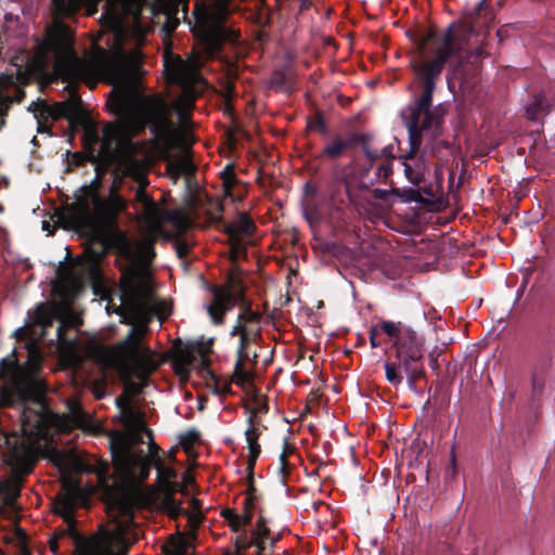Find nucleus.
<instances>
[{"label": "nucleus", "instance_id": "nucleus-1", "mask_svg": "<svg viewBox=\"0 0 555 555\" xmlns=\"http://www.w3.org/2000/svg\"><path fill=\"white\" fill-rule=\"evenodd\" d=\"M111 72V83L114 86L107 106L118 120L103 129V139L98 155L93 150L88 153V159L96 163L100 156H111L114 144L121 143L117 160V170L124 177L133 179L137 183L147 181L144 163L135 155L137 146L132 138L150 128L157 143L169 147L175 133V125L170 118V109L159 96H145L139 109L133 108L131 98L139 87L142 67L134 59L125 55L113 56L107 51H101L100 60Z\"/></svg>", "mask_w": 555, "mask_h": 555}, {"label": "nucleus", "instance_id": "nucleus-2", "mask_svg": "<svg viewBox=\"0 0 555 555\" xmlns=\"http://www.w3.org/2000/svg\"><path fill=\"white\" fill-rule=\"evenodd\" d=\"M75 34L65 23H57L49 27L43 42L40 44L39 59L44 65L52 64L53 72L63 81L68 83L69 96L63 102L54 104L42 103L37 118V131L39 133L51 132L49 118L53 120L67 119L69 125L81 124L85 118L82 101L77 87L83 82L90 87L96 85L99 73H104L111 79L109 69L100 61L99 48L92 60L80 57L75 50Z\"/></svg>", "mask_w": 555, "mask_h": 555}, {"label": "nucleus", "instance_id": "nucleus-3", "mask_svg": "<svg viewBox=\"0 0 555 555\" xmlns=\"http://www.w3.org/2000/svg\"><path fill=\"white\" fill-rule=\"evenodd\" d=\"M26 348L24 362L16 349L0 360V402L4 406L22 409L20 420L26 436L43 438L50 426V416L42 405L48 391L42 375L44 356L33 343H27Z\"/></svg>", "mask_w": 555, "mask_h": 555}, {"label": "nucleus", "instance_id": "nucleus-4", "mask_svg": "<svg viewBox=\"0 0 555 555\" xmlns=\"http://www.w3.org/2000/svg\"><path fill=\"white\" fill-rule=\"evenodd\" d=\"M453 52L454 50L451 51L446 42L436 51L434 57L410 61L409 66L421 94L409 105V115L404 117L410 151L404 155L403 166L405 178L414 185H420L425 176L424 163L415 158L422 144V133L430 132L434 138L440 135L443 119L435 109H431L433 95L441 79L447 59Z\"/></svg>", "mask_w": 555, "mask_h": 555}, {"label": "nucleus", "instance_id": "nucleus-5", "mask_svg": "<svg viewBox=\"0 0 555 555\" xmlns=\"http://www.w3.org/2000/svg\"><path fill=\"white\" fill-rule=\"evenodd\" d=\"M245 285L240 274L231 272L227 282L221 286H212V302L208 306L207 312L216 325L224 322L228 311L236 305L242 307L235 324L230 331V336L238 337L236 360L232 380L238 386L249 384L254 379L253 371L258 365L259 353L254 345L262 339L260 312L253 310L251 304L246 299Z\"/></svg>", "mask_w": 555, "mask_h": 555}, {"label": "nucleus", "instance_id": "nucleus-6", "mask_svg": "<svg viewBox=\"0 0 555 555\" xmlns=\"http://www.w3.org/2000/svg\"><path fill=\"white\" fill-rule=\"evenodd\" d=\"M141 271L129 266L121 272L120 305L115 309L122 320L121 323L132 325L127 336L115 345L119 358L130 364L131 373L140 380H146L158 367L150 347L142 340L147 332L145 324H134L135 317L142 309V298L147 287L141 281Z\"/></svg>", "mask_w": 555, "mask_h": 555}, {"label": "nucleus", "instance_id": "nucleus-7", "mask_svg": "<svg viewBox=\"0 0 555 555\" xmlns=\"http://www.w3.org/2000/svg\"><path fill=\"white\" fill-rule=\"evenodd\" d=\"M57 217L64 228L74 230L88 238L85 267L91 279L101 278V262L109 251H116L127 259L131 257V244L127 232L120 230L118 224L101 228L95 223L87 203L68 204L57 212Z\"/></svg>", "mask_w": 555, "mask_h": 555}, {"label": "nucleus", "instance_id": "nucleus-8", "mask_svg": "<svg viewBox=\"0 0 555 555\" xmlns=\"http://www.w3.org/2000/svg\"><path fill=\"white\" fill-rule=\"evenodd\" d=\"M380 330L393 340L396 359L408 375L409 388L415 391L417 380L425 377L424 338L400 321L380 320Z\"/></svg>", "mask_w": 555, "mask_h": 555}, {"label": "nucleus", "instance_id": "nucleus-9", "mask_svg": "<svg viewBox=\"0 0 555 555\" xmlns=\"http://www.w3.org/2000/svg\"><path fill=\"white\" fill-rule=\"evenodd\" d=\"M486 0L477 3L473 11L467 13L464 20L452 23L443 33L438 37L435 29L428 30L426 34L417 38L416 52L417 54L411 61L429 60L436 55V51L447 42V46L453 54L448 56L447 61L451 57L462 59L464 46L475 33V20L478 17L483 9Z\"/></svg>", "mask_w": 555, "mask_h": 555}, {"label": "nucleus", "instance_id": "nucleus-10", "mask_svg": "<svg viewBox=\"0 0 555 555\" xmlns=\"http://www.w3.org/2000/svg\"><path fill=\"white\" fill-rule=\"evenodd\" d=\"M111 452L116 470L126 481L139 485L149 478L153 459L143 450L134 451L129 437L118 434L111 442Z\"/></svg>", "mask_w": 555, "mask_h": 555}, {"label": "nucleus", "instance_id": "nucleus-11", "mask_svg": "<svg viewBox=\"0 0 555 555\" xmlns=\"http://www.w3.org/2000/svg\"><path fill=\"white\" fill-rule=\"evenodd\" d=\"M128 551L127 540L120 533L108 530L76 538L77 555H127Z\"/></svg>", "mask_w": 555, "mask_h": 555}, {"label": "nucleus", "instance_id": "nucleus-12", "mask_svg": "<svg viewBox=\"0 0 555 555\" xmlns=\"http://www.w3.org/2000/svg\"><path fill=\"white\" fill-rule=\"evenodd\" d=\"M164 67L167 80L181 87L190 93L196 82L201 79L198 62L196 60H183L180 55L166 52L164 55Z\"/></svg>", "mask_w": 555, "mask_h": 555}, {"label": "nucleus", "instance_id": "nucleus-13", "mask_svg": "<svg viewBox=\"0 0 555 555\" xmlns=\"http://www.w3.org/2000/svg\"><path fill=\"white\" fill-rule=\"evenodd\" d=\"M60 320V324L56 328V340L61 348L69 349L76 345V338L67 336V331L72 328V325L61 319L59 310L54 306L47 304H40L34 313V321L41 327V335H44L47 330L53 326L54 321Z\"/></svg>", "mask_w": 555, "mask_h": 555}, {"label": "nucleus", "instance_id": "nucleus-14", "mask_svg": "<svg viewBox=\"0 0 555 555\" xmlns=\"http://www.w3.org/2000/svg\"><path fill=\"white\" fill-rule=\"evenodd\" d=\"M225 10L218 12L208 11L207 13L203 25V33L207 43L214 49H219L227 42L238 40L240 34L225 25Z\"/></svg>", "mask_w": 555, "mask_h": 555}, {"label": "nucleus", "instance_id": "nucleus-15", "mask_svg": "<svg viewBox=\"0 0 555 555\" xmlns=\"http://www.w3.org/2000/svg\"><path fill=\"white\" fill-rule=\"evenodd\" d=\"M370 139V134L359 132H351L347 137L335 135L323 145L317 158L323 162H337L357 144H364Z\"/></svg>", "mask_w": 555, "mask_h": 555}, {"label": "nucleus", "instance_id": "nucleus-16", "mask_svg": "<svg viewBox=\"0 0 555 555\" xmlns=\"http://www.w3.org/2000/svg\"><path fill=\"white\" fill-rule=\"evenodd\" d=\"M56 513L61 515L65 522V528L55 530L52 538L49 541L50 550L56 554L59 551V541L64 538H69L74 545V555L76 554V538L82 535L77 530V520L73 513V504L67 498H62L57 503Z\"/></svg>", "mask_w": 555, "mask_h": 555}, {"label": "nucleus", "instance_id": "nucleus-17", "mask_svg": "<svg viewBox=\"0 0 555 555\" xmlns=\"http://www.w3.org/2000/svg\"><path fill=\"white\" fill-rule=\"evenodd\" d=\"M260 418L257 417V410H250V415L247 418V428L245 430V438L248 447L247 470H254L257 460L261 453V447L258 442L262 431L260 429Z\"/></svg>", "mask_w": 555, "mask_h": 555}, {"label": "nucleus", "instance_id": "nucleus-18", "mask_svg": "<svg viewBox=\"0 0 555 555\" xmlns=\"http://www.w3.org/2000/svg\"><path fill=\"white\" fill-rule=\"evenodd\" d=\"M115 403L119 409V418L129 431L144 428V414L132 406L127 395L118 396Z\"/></svg>", "mask_w": 555, "mask_h": 555}, {"label": "nucleus", "instance_id": "nucleus-19", "mask_svg": "<svg viewBox=\"0 0 555 555\" xmlns=\"http://www.w3.org/2000/svg\"><path fill=\"white\" fill-rule=\"evenodd\" d=\"M149 184V180L138 183V190L135 192V201L143 205L147 219L156 223V229L160 231L159 216L162 208L156 202L146 193L145 188Z\"/></svg>", "mask_w": 555, "mask_h": 555}, {"label": "nucleus", "instance_id": "nucleus-20", "mask_svg": "<svg viewBox=\"0 0 555 555\" xmlns=\"http://www.w3.org/2000/svg\"><path fill=\"white\" fill-rule=\"evenodd\" d=\"M157 470V482L163 493L177 492L179 485L173 479L177 472L171 467H166L159 457L154 460Z\"/></svg>", "mask_w": 555, "mask_h": 555}, {"label": "nucleus", "instance_id": "nucleus-21", "mask_svg": "<svg viewBox=\"0 0 555 555\" xmlns=\"http://www.w3.org/2000/svg\"><path fill=\"white\" fill-rule=\"evenodd\" d=\"M164 220L172 225L177 236L184 234L191 227L190 218L180 209L163 210L159 221Z\"/></svg>", "mask_w": 555, "mask_h": 555}, {"label": "nucleus", "instance_id": "nucleus-22", "mask_svg": "<svg viewBox=\"0 0 555 555\" xmlns=\"http://www.w3.org/2000/svg\"><path fill=\"white\" fill-rule=\"evenodd\" d=\"M256 229L257 227L254 220L247 214L243 212L240 214L236 221L225 224L224 233L227 235L250 236Z\"/></svg>", "mask_w": 555, "mask_h": 555}, {"label": "nucleus", "instance_id": "nucleus-23", "mask_svg": "<svg viewBox=\"0 0 555 555\" xmlns=\"http://www.w3.org/2000/svg\"><path fill=\"white\" fill-rule=\"evenodd\" d=\"M95 212L98 221H94L101 228H112L118 224V214L103 201L95 203Z\"/></svg>", "mask_w": 555, "mask_h": 555}, {"label": "nucleus", "instance_id": "nucleus-24", "mask_svg": "<svg viewBox=\"0 0 555 555\" xmlns=\"http://www.w3.org/2000/svg\"><path fill=\"white\" fill-rule=\"evenodd\" d=\"M550 112V103L543 93L533 96V101L527 106L526 115L531 120H537L540 115Z\"/></svg>", "mask_w": 555, "mask_h": 555}, {"label": "nucleus", "instance_id": "nucleus-25", "mask_svg": "<svg viewBox=\"0 0 555 555\" xmlns=\"http://www.w3.org/2000/svg\"><path fill=\"white\" fill-rule=\"evenodd\" d=\"M552 363L553 359L551 351L547 349L540 351V353L534 359L531 375L546 377L552 367Z\"/></svg>", "mask_w": 555, "mask_h": 555}, {"label": "nucleus", "instance_id": "nucleus-26", "mask_svg": "<svg viewBox=\"0 0 555 555\" xmlns=\"http://www.w3.org/2000/svg\"><path fill=\"white\" fill-rule=\"evenodd\" d=\"M70 423L74 427H85L89 423V415L83 411L80 402L72 400L67 403Z\"/></svg>", "mask_w": 555, "mask_h": 555}, {"label": "nucleus", "instance_id": "nucleus-27", "mask_svg": "<svg viewBox=\"0 0 555 555\" xmlns=\"http://www.w3.org/2000/svg\"><path fill=\"white\" fill-rule=\"evenodd\" d=\"M176 492L164 493L163 506L170 518L178 519L180 516H185L188 511L181 506V502L176 500Z\"/></svg>", "mask_w": 555, "mask_h": 555}, {"label": "nucleus", "instance_id": "nucleus-28", "mask_svg": "<svg viewBox=\"0 0 555 555\" xmlns=\"http://www.w3.org/2000/svg\"><path fill=\"white\" fill-rule=\"evenodd\" d=\"M195 348L192 346H185L184 348H180L177 351L176 358H175V364L177 372H182L183 370H186L190 365L193 364L195 360Z\"/></svg>", "mask_w": 555, "mask_h": 555}, {"label": "nucleus", "instance_id": "nucleus-29", "mask_svg": "<svg viewBox=\"0 0 555 555\" xmlns=\"http://www.w3.org/2000/svg\"><path fill=\"white\" fill-rule=\"evenodd\" d=\"M224 195L232 201H242L245 194V186L241 183L237 177L233 180L222 182Z\"/></svg>", "mask_w": 555, "mask_h": 555}, {"label": "nucleus", "instance_id": "nucleus-30", "mask_svg": "<svg viewBox=\"0 0 555 555\" xmlns=\"http://www.w3.org/2000/svg\"><path fill=\"white\" fill-rule=\"evenodd\" d=\"M251 546L257 547L258 555H261V553L264 551L266 546H261L260 543L255 539L254 535L251 538H248L247 532L243 530L235 539V548L237 552H243Z\"/></svg>", "mask_w": 555, "mask_h": 555}, {"label": "nucleus", "instance_id": "nucleus-31", "mask_svg": "<svg viewBox=\"0 0 555 555\" xmlns=\"http://www.w3.org/2000/svg\"><path fill=\"white\" fill-rule=\"evenodd\" d=\"M52 2L56 12L64 17L75 15L80 8L79 0H52Z\"/></svg>", "mask_w": 555, "mask_h": 555}, {"label": "nucleus", "instance_id": "nucleus-32", "mask_svg": "<svg viewBox=\"0 0 555 555\" xmlns=\"http://www.w3.org/2000/svg\"><path fill=\"white\" fill-rule=\"evenodd\" d=\"M391 194L400 197L402 199V202H405V203H417V204H424L425 203L422 194L416 189H412V188H405V189L393 188V189H391Z\"/></svg>", "mask_w": 555, "mask_h": 555}, {"label": "nucleus", "instance_id": "nucleus-33", "mask_svg": "<svg viewBox=\"0 0 555 555\" xmlns=\"http://www.w3.org/2000/svg\"><path fill=\"white\" fill-rule=\"evenodd\" d=\"M251 535L255 537L261 546H264L266 540L270 537V529L266 517L262 515V509H259L256 528L253 530Z\"/></svg>", "mask_w": 555, "mask_h": 555}, {"label": "nucleus", "instance_id": "nucleus-34", "mask_svg": "<svg viewBox=\"0 0 555 555\" xmlns=\"http://www.w3.org/2000/svg\"><path fill=\"white\" fill-rule=\"evenodd\" d=\"M103 202L113 208L118 215L127 209V202L118 194L116 181L111 186L108 197L103 199Z\"/></svg>", "mask_w": 555, "mask_h": 555}, {"label": "nucleus", "instance_id": "nucleus-35", "mask_svg": "<svg viewBox=\"0 0 555 555\" xmlns=\"http://www.w3.org/2000/svg\"><path fill=\"white\" fill-rule=\"evenodd\" d=\"M385 376L388 383L392 386L398 387L402 383V374L400 367H402L398 360L396 362H385Z\"/></svg>", "mask_w": 555, "mask_h": 555}, {"label": "nucleus", "instance_id": "nucleus-36", "mask_svg": "<svg viewBox=\"0 0 555 555\" xmlns=\"http://www.w3.org/2000/svg\"><path fill=\"white\" fill-rule=\"evenodd\" d=\"M142 431H145L150 438V442H149V450L150 452L152 453V455L156 456V459L158 457V452L160 451V448L156 444V442L153 440V434H152V430L149 429L146 427V425L144 424V428L142 429H139V430H130V434H131V440L130 442L133 444V443H142L143 440H142V437H141V433Z\"/></svg>", "mask_w": 555, "mask_h": 555}, {"label": "nucleus", "instance_id": "nucleus-37", "mask_svg": "<svg viewBox=\"0 0 555 555\" xmlns=\"http://www.w3.org/2000/svg\"><path fill=\"white\" fill-rule=\"evenodd\" d=\"M248 475L246 477L247 488L245 490V499L248 502H253L258 505V503L262 499L261 492L255 486L254 470H247Z\"/></svg>", "mask_w": 555, "mask_h": 555}, {"label": "nucleus", "instance_id": "nucleus-38", "mask_svg": "<svg viewBox=\"0 0 555 555\" xmlns=\"http://www.w3.org/2000/svg\"><path fill=\"white\" fill-rule=\"evenodd\" d=\"M228 241L231 248V254L234 259L247 256V247L242 236L228 235Z\"/></svg>", "mask_w": 555, "mask_h": 555}, {"label": "nucleus", "instance_id": "nucleus-39", "mask_svg": "<svg viewBox=\"0 0 555 555\" xmlns=\"http://www.w3.org/2000/svg\"><path fill=\"white\" fill-rule=\"evenodd\" d=\"M199 433L196 429H189L179 436V443L184 449L192 448L199 440Z\"/></svg>", "mask_w": 555, "mask_h": 555}, {"label": "nucleus", "instance_id": "nucleus-40", "mask_svg": "<svg viewBox=\"0 0 555 555\" xmlns=\"http://www.w3.org/2000/svg\"><path fill=\"white\" fill-rule=\"evenodd\" d=\"M307 127L309 130L319 132L321 134L327 133V126L322 113H317L313 118H310L308 120Z\"/></svg>", "mask_w": 555, "mask_h": 555}, {"label": "nucleus", "instance_id": "nucleus-41", "mask_svg": "<svg viewBox=\"0 0 555 555\" xmlns=\"http://www.w3.org/2000/svg\"><path fill=\"white\" fill-rule=\"evenodd\" d=\"M546 377L531 375V399L539 401L545 386Z\"/></svg>", "mask_w": 555, "mask_h": 555}, {"label": "nucleus", "instance_id": "nucleus-42", "mask_svg": "<svg viewBox=\"0 0 555 555\" xmlns=\"http://www.w3.org/2000/svg\"><path fill=\"white\" fill-rule=\"evenodd\" d=\"M211 345L212 340H209L208 343L199 341L193 345L195 348V351L202 357V365L203 367L209 366V360L208 356L211 352Z\"/></svg>", "mask_w": 555, "mask_h": 555}, {"label": "nucleus", "instance_id": "nucleus-43", "mask_svg": "<svg viewBox=\"0 0 555 555\" xmlns=\"http://www.w3.org/2000/svg\"><path fill=\"white\" fill-rule=\"evenodd\" d=\"M170 169H175L177 175L191 176L195 172V167L189 159H181L177 164H170Z\"/></svg>", "mask_w": 555, "mask_h": 555}, {"label": "nucleus", "instance_id": "nucleus-44", "mask_svg": "<svg viewBox=\"0 0 555 555\" xmlns=\"http://www.w3.org/2000/svg\"><path fill=\"white\" fill-rule=\"evenodd\" d=\"M270 86L278 89V90H284L287 86V76L285 72L282 69H275L272 73L271 79H270Z\"/></svg>", "mask_w": 555, "mask_h": 555}, {"label": "nucleus", "instance_id": "nucleus-45", "mask_svg": "<svg viewBox=\"0 0 555 555\" xmlns=\"http://www.w3.org/2000/svg\"><path fill=\"white\" fill-rule=\"evenodd\" d=\"M255 509H260L258 507L257 504L253 503V502H248L247 504V501L244 500L243 502V513L242 514H238V517L240 519L243 520V524H247V525H250L253 518H254V511Z\"/></svg>", "mask_w": 555, "mask_h": 555}, {"label": "nucleus", "instance_id": "nucleus-46", "mask_svg": "<svg viewBox=\"0 0 555 555\" xmlns=\"http://www.w3.org/2000/svg\"><path fill=\"white\" fill-rule=\"evenodd\" d=\"M468 42H469V40H468V41L466 42V44L464 46V50H463V52H462V59L451 57V59H449V60L446 62V64H444V65H447V64L450 62V63H455V66H456V67H457V66H461V65L465 62V60L468 57V54L466 53V47H467ZM470 55H475L476 57H482V56L485 55V52H483V50H482L481 48H477V49L474 51V53H470V54H469V56H470ZM444 67H446V66H443V68H444Z\"/></svg>", "mask_w": 555, "mask_h": 555}, {"label": "nucleus", "instance_id": "nucleus-47", "mask_svg": "<svg viewBox=\"0 0 555 555\" xmlns=\"http://www.w3.org/2000/svg\"><path fill=\"white\" fill-rule=\"evenodd\" d=\"M171 547V551H166V553L169 555H189V545L184 539L173 541Z\"/></svg>", "mask_w": 555, "mask_h": 555}, {"label": "nucleus", "instance_id": "nucleus-48", "mask_svg": "<svg viewBox=\"0 0 555 555\" xmlns=\"http://www.w3.org/2000/svg\"><path fill=\"white\" fill-rule=\"evenodd\" d=\"M21 486H22V481L20 478H15L14 480H12L10 483L8 485H3L2 482H0V489L1 491H4V488H7L8 492H9V495L12 498V499H15L20 495V492H21Z\"/></svg>", "mask_w": 555, "mask_h": 555}, {"label": "nucleus", "instance_id": "nucleus-49", "mask_svg": "<svg viewBox=\"0 0 555 555\" xmlns=\"http://www.w3.org/2000/svg\"><path fill=\"white\" fill-rule=\"evenodd\" d=\"M304 215L310 225L317 224L321 220V215L315 206H306Z\"/></svg>", "mask_w": 555, "mask_h": 555}, {"label": "nucleus", "instance_id": "nucleus-50", "mask_svg": "<svg viewBox=\"0 0 555 555\" xmlns=\"http://www.w3.org/2000/svg\"><path fill=\"white\" fill-rule=\"evenodd\" d=\"M379 332H383L380 330V322L378 323V325H375V326H371L370 327V331H369V338H370V344H371V347L372 348H377L379 346H382V341L378 339V335H379Z\"/></svg>", "mask_w": 555, "mask_h": 555}, {"label": "nucleus", "instance_id": "nucleus-51", "mask_svg": "<svg viewBox=\"0 0 555 555\" xmlns=\"http://www.w3.org/2000/svg\"><path fill=\"white\" fill-rule=\"evenodd\" d=\"M377 177L386 180L392 175V162L386 160L377 167Z\"/></svg>", "mask_w": 555, "mask_h": 555}, {"label": "nucleus", "instance_id": "nucleus-52", "mask_svg": "<svg viewBox=\"0 0 555 555\" xmlns=\"http://www.w3.org/2000/svg\"><path fill=\"white\" fill-rule=\"evenodd\" d=\"M141 251L147 260H152L155 256L154 240L146 241L141 245Z\"/></svg>", "mask_w": 555, "mask_h": 555}, {"label": "nucleus", "instance_id": "nucleus-53", "mask_svg": "<svg viewBox=\"0 0 555 555\" xmlns=\"http://www.w3.org/2000/svg\"><path fill=\"white\" fill-rule=\"evenodd\" d=\"M175 247H176L177 256L180 259L188 257V255L190 253V246L186 242H184L182 240H177Z\"/></svg>", "mask_w": 555, "mask_h": 555}, {"label": "nucleus", "instance_id": "nucleus-54", "mask_svg": "<svg viewBox=\"0 0 555 555\" xmlns=\"http://www.w3.org/2000/svg\"><path fill=\"white\" fill-rule=\"evenodd\" d=\"M220 176H221L222 182L235 179L236 173H235L234 165L233 164L225 165V167L220 172Z\"/></svg>", "mask_w": 555, "mask_h": 555}, {"label": "nucleus", "instance_id": "nucleus-55", "mask_svg": "<svg viewBox=\"0 0 555 555\" xmlns=\"http://www.w3.org/2000/svg\"><path fill=\"white\" fill-rule=\"evenodd\" d=\"M367 143H369V141L365 142L364 144H360V145L362 146L364 156L371 162V166H372L373 163L380 157H379V154H377L376 152L372 151L369 147Z\"/></svg>", "mask_w": 555, "mask_h": 555}, {"label": "nucleus", "instance_id": "nucleus-56", "mask_svg": "<svg viewBox=\"0 0 555 555\" xmlns=\"http://www.w3.org/2000/svg\"><path fill=\"white\" fill-rule=\"evenodd\" d=\"M185 516H188L189 524L192 528H197L204 519V516L202 515V513H192L191 514L188 512V514H185Z\"/></svg>", "mask_w": 555, "mask_h": 555}, {"label": "nucleus", "instance_id": "nucleus-57", "mask_svg": "<svg viewBox=\"0 0 555 555\" xmlns=\"http://www.w3.org/2000/svg\"><path fill=\"white\" fill-rule=\"evenodd\" d=\"M220 515L228 524L232 520L240 519L238 514L233 508H223Z\"/></svg>", "mask_w": 555, "mask_h": 555}, {"label": "nucleus", "instance_id": "nucleus-58", "mask_svg": "<svg viewBox=\"0 0 555 555\" xmlns=\"http://www.w3.org/2000/svg\"><path fill=\"white\" fill-rule=\"evenodd\" d=\"M231 531L235 532V533H241L243 531V528L245 526H248L247 524H243V520L242 519H235V520H232L231 522L228 524Z\"/></svg>", "mask_w": 555, "mask_h": 555}, {"label": "nucleus", "instance_id": "nucleus-59", "mask_svg": "<svg viewBox=\"0 0 555 555\" xmlns=\"http://www.w3.org/2000/svg\"><path fill=\"white\" fill-rule=\"evenodd\" d=\"M446 474L449 477H454L456 475V462H455V454L453 451L451 452V462H450L449 466L447 467Z\"/></svg>", "mask_w": 555, "mask_h": 555}, {"label": "nucleus", "instance_id": "nucleus-60", "mask_svg": "<svg viewBox=\"0 0 555 555\" xmlns=\"http://www.w3.org/2000/svg\"><path fill=\"white\" fill-rule=\"evenodd\" d=\"M391 193V191L383 190V189H374L372 191V195L375 199L385 201L387 196Z\"/></svg>", "mask_w": 555, "mask_h": 555}, {"label": "nucleus", "instance_id": "nucleus-61", "mask_svg": "<svg viewBox=\"0 0 555 555\" xmlns=\"http://www.w3.org/2000/svg\"><path fill=\"white\" fill-rule=\"evenodd\" d=\"M392 145L389 144L385 147H383V150L380 151V154H379V157H384L386 158V160H392L395 158L393 154H392Z\"/></svg>", "mask_w": 555, "mask_h": 555}, {"label": "nucleus", "instance_id": "nucleus-62", "mask_svg": "<svg viewBox=\"0 0 555 555\" xmlns=\"http://www.w3.org/2000/svg\"><path fill=\"white\" fill-rule=\"evenodd\" d=\"M296 452V447L288 443V441L285 439L283 443V450L281 454H285L286 457L294 454Z\"/></svg>", "mask_w": 555, "mask_h": 555}, {"label": "nucleus", "instance_id": "nucleus-63", "mask_svg": "<svg viewBox=\"0 0 555 555\" xmlns=\"http://www.w3.org/2000/svg\"><path fill=\"white\" fill-rule=\"evenodd\" d=\"M245 410L246 412L248 413V416L250 415V410H257V414L258 413H267L269 408H268V403L267 402H262L260 403L257 408H250L249 405H246L245 406Z\"/></svg>", "mask_w": 555, "mask_h": 555}, {"label": "nucleus", "instance_id": "nucleus-64", "mask_svg": "<svg viewBox=\"0 0 555 555\" xmlns=\"http://www.w3.org/2000/svg\"><path fill=\"white\" fill-rule=\"evenodd\" d=\"M86 140L89 141L90 143L95 144L100 141V138L95 130H88L86 132Z\"/></svg>", "mask_w": 555, "mask_h": 555}]
</instances>
